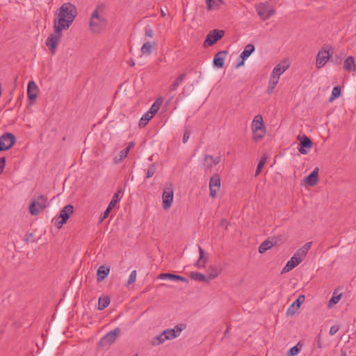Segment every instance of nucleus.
<instances>
[{"mask_svg": "<svg viewBox=\"0 0 356 356\" xmlns=\"http://www.w3.org/2000/svg\"><path fill=\"white\" fill-rule=\"evenodd\" d=\"M76 15V6L70 3H65L60 7L58 13L56 14L54 25L58 26L59 29L67 30Z\"/></svg>", "mask_w": 356, "mask_h": 356, "instance_id": "1", "label": "nucleus"}, {"mask_svg": "<svg viewBox=\"0 0 356 356\" xmlns=\"http://www.w3.org/2000/svg\"><path fill=\"white\" fill-rule=\"evenodd\" d=\"M100 8L101 6H97L90 16V28L91 31L95 33L102 32L107 24L106 18L99 13Z\"/></svg>", "mask_w": 356, "mask_h": 356, "instance_id": "2", "label": "nucleus"}, {"mask_svg": "<svg viewBox=\"0 0 356 356\" xmlns=\"http://www.w3.org/2000/svg\"><path fill=\"white\" fill-rule=\"evenodd\" d=\"M253 140H259L263 138L266 133V127L261 115H256L252 122Z\"/></svg>", "mask_w": 356, "mask_h": 356, "instance_id": "3", "label": "nucleus"}, {"mask_svg": "<svg viewBox=\"0 0 356 356\" xmlns=\"http://www.w3.org/2000/svg\"><path fill=\"white\" fill-rule=\"evenodd\" d=\"M63 31V29H59L58 26L54 25V33L50 34L46 40L45 44L52 55L55 54L56 51L58 44L62 37Z\"/></svg>", "mask_w": 356, "mask_h": 356, "instance_id": "4", "label": "nucleus"}, {"mask_svg": "<svg viewBox=\"0 0 356 356\" xmlns=\"http://www.w3.org/2000/svg\"><path fill=\"white\" fill-rule=\"evenodd\" d=\"M74 212V207L72 204H67L60 211L59 216L54 218V225L58 228L60 229L63 225H65L70 216Z\"/></svg>", "mask_w": 356, "mask_h": 356, "instance_id": "5", "label": "nucleus"}, {"mask_svg": "<svg viewBox=\"0 0 356 356\" xmlns=\"http://www.w3.org/2000/svg\"><path fill=\"white\" fill-rule=\"evenodd\" d=\"M48 206L47 197L43 195H40L37 199L31 200L29 209V213L32 216H37L40 213V211Z\"/></svg>", "mask_w": 356, "mask_h": 356, "instance_id": "6", "label": "nucleus"}, {"mask_svg": "<svg viewBox=\"0 0 356 356\" xmlns=\"http://www.w3.org/2000/svg\"><path fill=\"white\" fill-rule=\"evenodd\" d=\"M225 35L223 30L214 29L211 31L207 35L206 39L204 42V47L207 48L216 44Z\"/></svg>", "mask_w": 356, "mask_h": 356, "instance_id": "7", "label": "nucleus"}, {"mask_svg": "<svg viewBox=\"0 0 356 356\" xmlns=\"http://www.w3.org/2000/svg\"><path fill=\"white\" fill-rule=\"evenodd\" d=\"M16 142L15 136L11 133H4L0 136V152L10 149Z\"/></svg>", "mask_w": 356, "mask_h": 356, "instance_id": "8", "label": "nucleus"}, {"mask_svg": "<svg viewBox=\"0 0 356 356\" xmlns=\"http://www.w3.org/2000/svg\"><path fill=\"white\" fill-rule=\"evenodd\" d=\"M256 10L262 20H267L275 14V10L270 8L267 3H260L256 6Z\"/></svg>", "mask_w": 356, "mask_h": 356, "instance_id": "9", "label": "nucleus"}, {"mask_svg": "<svg viewBox=\"0 0 356 356\" xmlns=\"http://www.w3.org/2000/svg\"><path fill=\"white\" fill-rule=\"evenodd\" d=\"M120 332L121 330L120 327H116L114 330L108 332L101 339L99 343V346L104 347L112 344L115 342L117 337L120 336Z\"/></svg>", "mask_w": 356, "mask_h": 356, "instance_id": "10", "label": "nucleus"}, {"mask_svg": "<svg viewBox=\"0 0 356 356\" xmlns=\"http://www.w3.org/2000/svg\"><path fill=\"white\" fill-rule=\"evenodd\" d=\"M298 140L299 144L298 149L301 154H307L309 150L312 147V140L306 135L298 136Z\"/></svg>", "mask_w": 356, "mask_h": 356, "instance_id": "11", "label": "nucleus"}, {"mask_svg": "<svg viewBox=\"0 0 356 356\" xmlns=\"http://www.w3.org/2000/svg\"><path fill=\"white\" fill-rule=\"evenodd\" d=\"M304 258V256L300 255V254H298V252L296 251L293 257L290 259V260L287 261L281 273L284 274L289 272L296 266H297L303 260Z\"/></svg>", "mask_w": 356, "mask_h": 356, "instance_id": "12", "label": "nucleus"}, {"mask_svg": "<svg viewBox=\"0 0 356 356\" xmlns=\"http://www.w3.org/2000/svg\"><path fill=\"white\" fill-rule=\"evenodd\" d=\"M174 197V192L172 186L165 187L162 194L163 208L168 210L172 205Z\"/></svg>", "mask_w": 356, "mask_h": 356, "instance_id": "13", "label": "nucleus"}, {"mask_svg": "<svg viewBox=\"0 0 356 356\" xmlns=\"http://www.w3.org/2000/svg\"><path fill=\"white\" fill-rule=\"evenodd\" d=\"M330 58L329 49L326 47L318 51L316 56V66L318 69L323 67Z\"/></svg>", "mask_w": 356, "mask_h": 356, "instance_id": "14", "label": "nucleus"}, {"mask_svg": "<svg viewBox=\"0 0 356 356\" xmlns=\"http://www.w3.org/2000/svg\"><path fill=\"white\" fill-rule=\"evenodd\" d=\"M220 187V178L218 174L212 175L209 180V190L210 196L212 198L216 197L217 192L219 191Z\"/></svg>", "mask_w": 356, "mask_h": 356, "instance_id": "15", "label": "nucleus"}, {"mask_svg": "<svg viewBox=\"0 0 356 356\" xmlns=\"http://www.w3.org/2000/svg\"><path fill=\"white\" fill-rule=\"evenodd\" d=\"M38 88L37 85L33 81L29 82L27 86V97L29 101V104H33L38 97Z\"/></svg>", "mask_w": 356, "mask_h": 356, "instance_id": "16", "label": "nucleus"}, {"mask_svg": "<svg viewBox=\"0 0 356 356\" xmlns=\"http://www.w3.org/2000/svg\"><path fill=\"white\" fill-rule=\"evenodd\" d=\"M228 54L227 50L218 51L214 55L213 60V65L218 69L222 68L225 63V60Z\"/></svg>", "mask_w": 356, "mask_h": 356, "instance_id": "17", "label": "nucleus"}, {"mask_svg": "<svg viewBox=\"0 0 356 356\" xmlns=\"http://www.w3.org/2000/svg\"><path fill=\"white\" fill-rule=\"evenodd\" d=\"M318 168L316 167L308 176L305 177L304 181L307 186H314L317 184L318 179Z\"/></svg>", "mask_w": 356, "mask_h": 356, "instance_id": "18", "label": "nucleus"}, {"mask_svg": "<svg viewBox=\"0 0 356 356\" xmlns=\"http://www.w3.org/2000/svg\"><path fill=\"white\" fill-rule=\"evenodd\" d=\"M304 295H300L297 299L289 307L286 311L287 315H293L299 309L302 303L305 301Z\"/></svg>", "mask_w": 356, "mask_h": 356, "instance_id": "19", "label": "nucleus"}, {"mask_svg": "<svg viewBox=\"0 0 356 356\" xmlns=\"http://www.w3.org/2000/svg\"><path fill=\"white\" fill-rule=\"evenodd\" d=\"M286 62L280 63L277 64L273 70L270 76H275L276 79H280L281 74H282L289 67L288 64H285Z\"/></svg>", "mask_w": 356, "mask_h": 356, "instance_id": "20", "label": "nucleus"}, {"mask_svg": "<svg viewBox=\"0 0 356 356\" xmlns=\"http://www.w3.org/2000/svg\"><path fill=\"white\" fill-rule=\"evenodd\" d=\"M158 278L161 280L169 279L172 280L181 281L186 283L188 282V280L186 277L170 273H161L158 276Z\"/></svg>", "mask_w": 356, "mask_h": 356, "instance_id": "21", "label": "nucleus"}, {"mask_svg": "<svg viewBox=\"0 0 356 356\" xmlns=\"http://www.w3.org/2000/svg\"><path fill=\"white\" fill-rule=\"evenodd\" d=\"M110 268L106 266H101L97 271V282L103 281L109 274Z\"/></svg>", "mask_w": 356, "mask_h": 356, "instance_id": "22", "label": "nucleus"}, {"mask_svg": "<svg viewBox=\"0 0 356 356\" xmlns=\"http://www.w3.org/2000/svg\"><path fill=\"white\" fill-rule=\"evenodd\" d=\"M343 68L349 72H356V64L353 56H348L344 61Z\"/></svg>", "mask_w": 356, "mask_h": 356, "instance_id": "23", "label": "nucleus"}, {"mask_svg": "<svg viewBox=\"0 0 356 356\" xmlns=\"http://www.w3.org/2000/svg\"><path fill=\"white\" fill-rule=\"evenodd\" d=\"M255 50V47L252 44H248L245 47L244 50L241 53L240 58L245 60L247 59Z\"/></svg>", "mask_w": 356, "mask_h": 356, "instance_id": "24", "label": "nucleus"}, {"mask_svg": "<svg viewBox=\"0 0 356 356\" xmlns=\"http://www.w3.org/2000/svg\"><path fill=\"white\" fill-rule=\"evenodd\" d=\"M207 9L208 10H218L221 4L224 3L223 0H206Z\"/></svg>", "mask_w": 356, "mask_h": 356, "instance_id": "25", "label": "nucleus"}, {"mask_svg": "<svg viewBox=\"0 0 356 356\" xmlns=\"http://www.w3.org/2000/svg\"><path fill=\"white\" fill-rule=\"evenodd\" d=\"M204 160L205 162H207L208 160L211 161L210 163H208L207 164V168L211 170L213 166L216 165L217 164H218L220 162V156L213 157L211 155H205Z\"/></svg>", "mask_w": 356, "mask_h": 356, "instance_id": "26", "label": "nucleus"}, {"mask_svg": "<svg viewBox=\"0 0 356 356\" xmlns=\"http://www.w3.org/2000/svg\"><path fill=\"white\" fill-rule=\"evenodd\" d=\"M198 250H199L200 257H199L198 260L195 264V266L198 268H201V267L204 266V264L207 260V258L204 256V251L200 246H198Z\"/></svg>", "mask_w": 356, "mask_h": 356, "instance_id": "27", "label": "nucleus"}, {"mask_svg": "<svg viewBox=\"0 0 356 356\" xmlns=\"http://www.w3.org/2000/svg\"><path fill=\"white\" fill-rule=\"evenodd\" d=\"M274 243L270 239L265 240L264 242L261 243V245L259 247V252L261 254L264 253L268 250L271 248L273 246Z\"/></svg>", "mask_w": 356, "mask_h": 356, "instance_id": "28", "label": "nucleus"}, {"mask_svg": "<svg viewBox=\"0 0 356 356\" xmlns=\"http://www.w3.org/2000/svg\"><path fill=\"white\" fill-rule=\"evenodd\" d=\"M186 74L183 73L180 74L176 80L170 86L169 91L172 92L177 90L180 83L185 79Z\"/></svg>", "mask_w": 356, "mask_h": 356, "instance_id": "29", "label": "nucleus"}, {"mask_svg": "<svg viewBox=\"0 0 356 356\" xmlns=\"http://www.w3.org/2000/svg\"><path fill=\"white\" fill-rule=\"evenodd\" d=\"M190 277L192 280H194L196 281L208 283V282H207L208 277H207L206 275H204L200 273H198V272H191L190 274Z\"/></svg>", "mask_w": 356, "mask_h": 356, "instance_id": "30", "label": "nucleus"}, {"mask_svg": "<svg viewBox=\"0 0 356 356\" xmlns=\"http://www.w3.org/2000/svg\"><path fill=\"white\" fill-rule=\"evenodd\" d=\"M111 300L108 296L100 297L98 300V309L103 310L110 304Z\"/></svg>", "mask_w": 356, "mask_h": 356, "instance_id": "31", "label": "nucleus"}, {"mask_svg": "<svg viewBox=\"0 0 356 356\" xmlns=\"http://www.w3.org/2000/svg\"><path fill=\"white\" fill-rule=\"evenodd\" d=\"M162 335L164 336V339L165 340H170L177 337L175 329H166L162 332Z\"/></svg>", "mask_w": 356, "mask_h": 356, "instance_id": "32", "label": "nucleus"}, {"mask_svg": "<svg viewBox=\"0 0 356 356\" xmlns=\"http://www.w3.org/2000/svg\"><path fill=\"white\" fill-rule=\"evenodd\" d=\"M278 81H279V79H276V77H275L274 76H270V80L268 82V86L267 88V92L268 94H271L273 92V91L275 89Z\"/></svg>", "mask_w": 356, "mask_h": 356, "instance_id": "33", "label": "nucleus"}, {"mask_svg": "<svg viewBox=\"0 0 356 356\" xmlns=\"http://www.w3.org/2000/svg\"><path fill=\"white\" fill-rule=\"evenodd\" d=\"M266 161H267V156H266V154H264L261 157V159H260V160L259 161V163L257 164V169H256L255 174H254L255 177H257L260 174V172H261L264 165H265Z\"/></svg>", "mask_w": 356, "mask_h": 356, "instance_id": "34", "label": "nucleus"}, {"mask_svg": "<svg viewBox=\"0 0 356 356\" xmlns=\"http://www.w3.org/2000/svg\"><path fill=\"white\" fill-rule=\"evenodd\" d=\"M152 118V115L149 114L147 112L145 113L139 120L138 127L140 128L144 127Z\"/></svg>", "mask_w": 356, "mask_h": 356, "instance_id": "35", "label": "nucleus"}, {"mask_svg": "<svg viewBox=\"0 0 356 356\" xmlns=\"http://www.w3.org/2000/svg\"><path fill=\"white\" fill-rule=\"evenodd\" d=\"M301 347L302 345L298 342L295 346L288 350L286 356H296L300 353Z\"/></svg>", "mask_w": 356, "mask_h": 356, "instance_id": "36", "label": "nucleus"}, {"mask_svg": "<svg viewBox=\"0 0 356 356\" xmlns=\"http://www.w3.org/2000/svg\"><path fill=\"white\" fill-rule=\"evenodd\" d=\"M166 340L164 339V336L162 335V333L160 334L159 335L156 336V337H154V338H152V339L150 341V343L154 346H159L160 344H162L163 343H164Z\"/></svg>", "mask_w": 356, "mask_h": 356, "instance_id": "37", "label": "nucleus"}, {"mask_svg": "<svg viewBox=\"0 0 356 356\" xmlns=\"http://www.w3.org/2000/svg\"><path fill=\"white\" fill-rule=\"evenodd\" d=\"M158 168V164L156 163H152L147 168V173H146V178L149 179L152 177Z\"/></svg>", "mask_w": 356, "mask_h": 356, "instance_id": "38", "label": "nucleus"}, {"mask_svg": "<svg viewBox=\"0 0 356 356\" xmlns=\"http://www.w3.org/2000/svg\"><path fill=\"white\" fill-rule=\"evenodd\" d=\"M341 92L340 86H334L332 90L331 96L330 97L329 102H332L335 99L338 98Z\"/></svg>", "mask_w": 356, "mask_h": 356, "instance_id": "39", "label": "nucleus"}, {"mask_svg": "<svg viewBox=\"0 0 356 356\" xmlns=\"http://www.w3.org/2000/svg\"><path fill=\"white\" fill-rule=\"evenodd\" d=\"M312 245V241L306 243L301 248L297 250L298 252V254H300V255L304 256L305 257L309 250L311 248Z\"/></svg>", "mask_w": 356, "mask_h": 356, "instance_id": "40", "label": "nucleus"}, {"mask_svg": "<svg viewBox=\"0 0 356 356\" xmlns=\"http://www.w3.org/2000/svg\"><path fill=\"white\" fill-rule=\"evenodd\" d=\"M160 99L161 98L158 99L155 102H154L149 111H147L149 114L152 115V117L157 113L158 110L159 109V106L161 103V101L159 102Z\"/></svg>", "mask_w": 356, "mask_h": 356, "instance_id": "41", "label": "nucleus"}, {"mask_svg": "<svg viewBox=\"0 0 356 356\" xmlns=\"http://www.w3.org/2000/svg\"><path fill=\"white\" fill-rule=\"evenodd\" d=\"M128 153V149H123L121 150L118 155L115 157V162L117 163L122 162L127 156Z\"/></svg>", "mask_w": 356, "mask_h": 356, "instance_id": "42", "label": "nucleus"}, {"mask_svg": "<svg viewBox=\"0 0 356 356\" xmlns=\"http://www.w3.org/2000/svg\"><path fill=\"white\" fill-rule=\"evenodd\" d=\"M121 192V190L119 189L113 196L112 200L109 202L108 207H111V209H113V208L115 206V204L120 201V198L119 197V195Z\"/></svg>", "mask_w": 356, "mask_h": 356, "instance_id": "43", "label": "nucleus"}, {"mask_svg": "<svg viewBox=\"0 0 356 356\" xmlns=\"http://www.w3.org/2000/svg\"><path fill=\"white\" fill-rule=\"evenodd\" d=\"M341 294L337 295V292L334 291L332 294V298L329 300L328 305H327L328 307H331L334 306V305H336L337 303H338L341 299Z\"/></svg>", "mask_w": 356, "mask_h": 356, "instance_id": "44", "label": "nucleus"}, {"mask_svg": "<svg viewBox=\"0 0 356 356\" xmlns=\"http://www.w3.org/2000/svg\"><path fill=\"white\" fill-rule=\"evenodd\" d=\"M152 45L151 44V43L149 42H147L143 44V45L141 47L140 51L143 54L150 55L152 53Z\"/></svg>", "mask_w": 356, "mask_h": 356, "instance_id": "45", "label": "nucleus"}, {"mask_svg": "<svg viewBox=\"0 0 356 356\" xmlns=\"http://www.w3.org/2000/svg\"><path fill=\"white\" fill-rule=\"evenodd\" d=\"M112 209L111 207H107L106 209L104 211L103 213L99 217V222H102L105 219H106L108 217L109 213H111Z\"/></svg>", "mask_w": 356, "mask_h": 356, "instance_id": "46", "label": "nucleus"}, {"mask_svg": "<svg viewBox=\"0 0 356 356\" xmlns=\"http://www.w3.org/2000/svg\"><path fill=\"white\" fill-rule=\"evenodd\" d=\"M136 275H137V272L136 270H133L131 273V274L128 278V280H127V284H131L136 281Z\"/></svg>", "mask_w": 356, "mask_h": 356, "instance_id": "47", "label": "nucleus"}, {"mask_svg": "<svg viewBox=\"0 0 356 356\" xmlns=\"http://www.w3.org/2000/svg\"><path fill=\"white\" fill-rule=\"evenodd\" d=\"M145 35L148 38H152L154 36V31L149 25H147L145 28Z\"/></svg>", "mask_w": 356, "mask_h": 356, "instance_id": "48", "label": "nucleus"}, {"mask_svg": "<svg viewBox=\"0 0 356 356\" xmlns=\"http://www.w3.org/2000/svg\"><path fill=\"white\" fill-rule=\"evenodd\" d=\"M186 328V325L184 324H178L175 326L173 329H175V332L177 334V337L179 335L180 332Z\"/></svg>", "mask_w": 356, "mask_h": 356, "instance_id": "49", "label": "nucleus"}, {"mask_svg": "<svg viewBox=\"0 0 356 356\" xmlns=\"http://www.w3.org/2000/svg\"><path fill=\"white\" fill-rule=\"evenodd\" d=\"M6 165V157L2 156L0 158V174L2 173Z\"/></svg>", "mask_w": 356, "mask_h": 356, "instance_id": "50", "label": "nucleus"}, {"mask_svg": "<svg viewBox=\"0 0 356 356\" xmlns=\"http://www.w3.org/2000/svg\"><path fill=\"white\" fill-rule=\"evenodd\" d=\"M329 60H330V62H332L336 65H339L341 63V59L339 56H337L335 57H332L330 56V58Z\"/></svg>", "mask_w": 356, "mask_h": 356, "instance_id": "51", "label": "nucleus"}, {"mask_svg": "<svg viewBox=\"0 0 356 356\" xmlns=\"http://www.w3.org/2000/svg\"><path fill=\"white\" fill-rule=\"evenodd\" d=\"M190 136H191V132L188 130H186L184 131V135H183V138H182L184 143H186L188 141Z\"/></svg>", "mask_w": 356, "mask_h": 356, "instance_id": "52", "label": "nucleus"}, {"mask_svg": "<svg viewBox=\"0 0 356 356\" xmlns=\"http://www.w3.org/2000/svg\"><path fill=\"white\" fill-rule=\"evenodd\" d=\"M218 276V273H216V270H213V272H211L210 274H209L208 276H207V277H208L207 279V282L208 283L211 280H213L214 278H216V277Z\"/></svg>", "mask_w": 356, "mask_h": 356, "instance_id": "53", "label": "nucleus"}, {"mask_svg": "<svg viewBox=\"0 0 356 356\" xmlns=\"http://www.w3.org/2000/svg\"><path fill=\"white\" fill-rule=\"evenodd\" d=\"M339 330V327L337 325H333L330 327L329 333L330 335L335 334Z\"/></svg>", "mask_w": 356, "mask_h": 356, "instance_id": "54", "label": "nucleus"}, {"mask_svg": "<svg viewBox=\"0 0 356 356\" xmlns=\"http://www.w3.org/2000/svg\"><path fill=\"white\" fill-rule=\"evenodd\" d=\"M229 223L225 220L222 219L220 221V225L224 227L226 229L228 228Z\"/></svg>", "mask_w": 356, "mask_h": 356, "instance_id": "55", "label": "nucleus"}, {"mask_svg": "<svg viewBox=\"0 0 356 356\" xmlns=\"http://www.w3.org/2000/svg\"><path fill=\"white\" fill-rule=\"evenodd\" d=\"M134 146V142H131L129 143L128 146L124 148L125 149H128V152H129V150L131 149V148H132Z\"/></svg>", "mask_w": 356, "mask_h": 356, "instance_id": "56", "label": "nucleus"}, {"mask_svg": "<svg viewBox=\"0 0 356 356\" xmlns=\"http://www.w3.org/2000/svg\"><path fill=\"white\" fill-rule=\"evenodd\" d=\"M244 65V60H243V59H241V61H240L236 65V68H238L239 67L241 66H243Z\"/></svg>", "mask_w": 356, "mask_h": 356, "instance_id": "57", "label": "nucleus"}, {"mask_svg": "<svg viewBox=\"0 0 356 356\" xmlns=\"http://www.w3.org/2000/svg\"><path fill=\"white\" fill-rule=\"evenodd\" d=\"M33 236V234L31 233H28L26 234V240L28 241L29 240V238H31V237H32Z\"/></svg>", "mask_w": 356, "mask_h": 356, "instance_id": "58", "label": "nucleus"}, {"mask_svg": "<svg viewBox=\"0 0 356 356\" xmlns=\"http://www.w3.org/2000/svg\"><path fill=\"white\" fill-rule=\"evenodd\" d=\"M129 65L131 67L134 66L135 65V62L133 60H130L129 62H128Z\"/></svg>", "mask_w": 356, "mask_h": 356, "instance_id": "59", "label": "nucleus"}, {"mask_svg": "<svg viewBox=\"0 0 356 356\" xmlns=\"http://www.w3.org/2000/svg\"><path fill=\"white\" fill-rule=\"evenodd\" d=\"M317 346L319 348H321L322 347L321 346V341H320V339H318V341H317Z\"/></svg>", "mask_w": 356, "mask_h": 356, "instance_id": "60", "label": "nucleus"}, {"mask_svg": "<svg viewBox=\"0 0 356 356\" xmlns=\"http://www.w3.org/2000/svg\"><path fill=\"white\" fill-rule=\"evenodd\" d=\"M341 356H346V353L345 352L342 353Z\"/></svg>", "mask_w": 356, "mask_h": 356, "instance_id": "61", "label": "nucleus"}, {"mask_svg": "<svg viewBox=\"0 0 356 356\" xmlns=\"http://www.w3.org/2000/svg\"><path fill=\"white\" fill-rule=\"evenodd\" d=\"M149 161H152V156H150V157L149 158Z\"/></svg>", "mask_w": 356, "mask_h": 356, "instance_id": "62", "label": "nucleus"}, {"mask_svg": "<svg viewBox=\"0 0 356 356\" xmlns=\"http://www.w3.org/2000/svg\"><path fill=\"white\" fill-rule=\"evenodd\" d=\"M327 47L329 49H332V47L330 46H327Z\"/></svg>", "mask_w": 356, "mask_h": 356, "instance_id": "63", "label": "nucleus"}, {"mask_svg": "<svg viewBox=\"0 0 356 356\" xmlns=\"http://www.w3.org/2000/svg\"><path fill=\"white\" fill-rule=\"evenodd\" d=\"M161 15L162 16H165V13H163V11L161 12Z\"/></svg>", "mask_w": 356, "mask_h": 356, "instance_id": "64", "label": "nucleus"}]
</instances>
